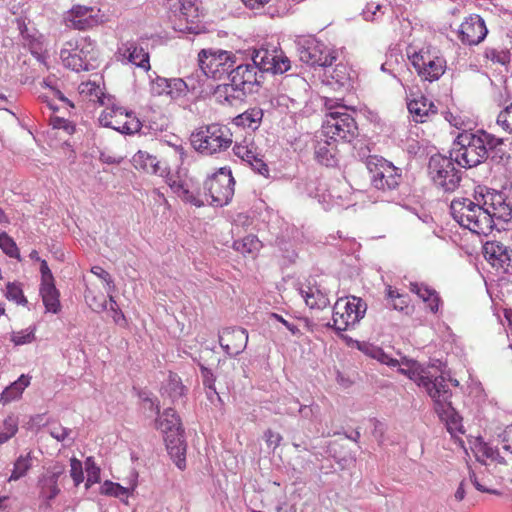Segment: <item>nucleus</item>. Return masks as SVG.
Listing matches in <instances>:
<instances>
[{
    "label": "nucleus",
    "mask_w": 512,
    "mask_h": 512,
    "mask_svg": "<svg viewBox=\"0 0 512 512\" xmlns=\"http://www.w3.org/2000/svg\"><path fill=\"white\" fill-rule=\"evenodd\" d=\"M32 466V458L30 453L26 456H19L14 463L13 471L9 477V481H15L23 477Z\"/></svg>",
    "instance_id": "nucleus-43"
},
{
    "label": "nucleus",
    "mask_w": 512,
    "mask_h": 512,
    "mask_svg": "<svg viewBox=\"0 0 512 512\" xmlns=\"http://www.w3.org/2000/svg\"><path fill=\"white\" fill-rule=\"evenodd\" d=\"M219 342L227 354L236 356L246 348L248 332L240 327L225 328L219 336Z\"/></svg>",
    "instance_id": "nucleus-23"
},
{
    "label": "nucleus",
    "mask_w": 512,
    "mask_h": 512,
    "mask_svg": "<svg viewBox=\"0 0 512 512\" xmlns=\"http://www.w3.org/2000/svg\"><path fill=\"white\" fill-rule=\"evenodd\" d=\"M453 157L433 155L429 160V174L433 182L445 191H454L461 180L459 171L455 168Z\"/></svg>",
    "instance_id": "nucleus-11"
},
{
    "label": "nucleus",
    "mask_w": 512,
    "mask_h": 512,
    "mask_svg": "<svg viewBox=\"0 0 512 512\" xmlns=\"http://www.w3.org/2000/svg\"><path fill=\"white\" fill-rule=\"evenodd\" d=\"M476 462L484 466L492 464H506V460L499 454V450H471Z\"/></svg>",
    "instance_id": "nucleus-40"
},
{
    "label": "nucleus",
    "mask_w": 512,
    "mask_h": 512,
    "mask_svg": "<svg viewBox=\"0 0 512 512\" xmlns=\"http://www.w3.org/2000/svg\"><path fill=\"white\" fill-rule=\"evenodd\" d=\"M66 45L68 47L63 48L60 52V57L63 61L64 66L76 72L91 70L88 67V64H86V62H84L81 59L82 56H79L72 49L73 43L67 42Z\"/></svg>",
    "instance_id": "nucleus-31"
},
{
    "label": "nucleus",
    "mask_w": 512,
    "mask_h": 512,
    "mask_svg": "<svg viewBox=\"0 0 512 512\" xmlns=\"http://www.w3.org/2000/svg\"><path fill=\"white\" fill-rule=\"evenodd\" d=\"M174 28L180 32H193V24L199 18L197 0H171Z\"/></svg>",
    "instance_id": "nucleus-16"
},
{
    "label": "nucleus",
    "mask_w": 512,
    "mask_h": 512,
    "mask_svg": "<svg viewBox=\"0 0 512 512\" xmlns=\"http://www.w3.org/2000/svg\"><path fill=\"white\" fill-rule=\"evenodd\" d=\"M263 75L257 70L253 63L241 64L230 73L233 85L241 87L247 94L253 93L255 87L261 83Z\"/></svg>",
    "instance_id": "nucleus-21"
},
{
    "label": "nucleus",
    "mask_w": 512,
    "mask_h": 512,
    "mask_svg": "<svg viewBox=\"0 0 512 512\" xmlns=\"http://www.w3.org/2000/svg\"><path fill=\"white\" fill-rule=\"evenodd\" d=\"M179 198L185 203L191 204L195 207H201L204 205V201L200 197L199 193L190 190L188 187L184 190Z\"/></svg>",
    "instance_id": "nucleus-54"
},
{
    "label": "nucleus",
    "mask_w": 512,
    "mask_h": 512,
    "mask_svg": "<svg viewBox=\"0 0 512 512\" xmlns=\"http://www.w3.org/2000/svg\"><path fill=\"white\" fill-rule=\"evenodd\" d=\"M366 166L375 188L390 190L399 185L401 174L391 162L374 155L367 158Z\"/></svg>",
    "instance_id": "nucleus-10"
},
{
    "label": "nucleus",
    "mask_w": 512,
    "mask_h": 512,
    "mask_svg": "<svg viewBox=\"0 0 512 512\" xmlns=\"http://www.w3.org/2000/svg\"><path fill=\"white\" fill-rule=\"evenodd\" d=\"M485 56L493 63H499L501 65H505L510 61V54L504 49L497 50L494 48H488L486 49Z\"/></svg>",
    "instance_id": "nucleus-49"
},
{
    "label": "nucleus",
    "mask_w": 512,
    "mask_h": 512,
    "mask_svg": "<svg viewBox=\"0 0 512 512\" xmlns=\"http://www.w3.org/2000/svg\"><path fill=\"white\" fill-rule=\"evenodd\" d=\"M151 92L154 95L171 94V82L166 78L157 77L151 83Z\"/></svg>",
    "instance_id": "nucleus-50"
},
{
    "label": "nucleus",
    "mask_w": 512,
    "mask_h": 512,
    "mask_svg": "<svg viewBox=\"0 0 512 512\" xmlns=\"http://www.w3.org/2000/svg\"><path fill=\"white\" fill-rule=\"evenodd\" d=\"M5 297L16 305L27 306L28 300L24 295L22 285L19 282H8L6 285Z\"/></svg>",
    "instance_id": "nucleus-41"
},
{
    "label": "nucleus",
    "mask_w": 512,
    "mask_h": 512,
    "mask_svg": "<svg viewBox=\"0 0 512 512\" xmlns=\"http://www.w3.org/2000/svg\"><path fill=\"white\" fill-rule=\"evenodd\" d=\"M35 338V329H25L14 332L12 334V341L15 345H23L31 343Z\"/></svg>",
    "instance_id": "nucleus-52"
},
{
    "label": "nucleus",
    "mask_w": 512,
    "mask_h": 512,
    "mask_svg": "<svg viewBox=\"0 0 512 512\" xmlns=\"http://www.w3.org/2000/svg\"><path fill=\"white\" fill-rule=\"evenodd\" d=\"M29 378L25 375H21L18 380L13 382L9 387H7L0 397V402L6 404L14 399H17L21 396L24 389L29 385Z\"/></svg>",
    "instance_id": "nucleus-39"
},
{
    "label": "nucleus",
    "mask_w": 512,
    "mask_h": 512,
    "mask_svg": "<svg viewBox=\"0 0 512 512\" xmlns=\"http://www.w3.org/2000/svg\"><path fill=\"white\" fill-rule=\"evenodd\" d=\"M453 219L463 228L478 235H488L494 221L508 222L512 219V204L502 192L479 187L474 200L460 197L450 204Z\"/></svg>",
    "instance_id": "nucleus-1"
},
{
    "label": "nucleus",
    "mask_w": 512,
    "mask_h": 512,
    "mask_svg": "<svg viewBox=\"0 0 512 512\" xmlns=\"http://www.w3.org/2000/svg\"><path fill=\"white\" fill-rule=\"evenodd\" d=\"M299 59L310 65L327 67L336 60V52L315 38H306L298 42Z\"/></svg>",
    "instance_id": "nucleus-13"
},
{
    "label": "nucleus",
    "mask_w": 512,
    "mask_h": 512,
    "mask_svg": "<svg viewBox=\"0 0 512 512\" xmlns=\"http://www.w3.org/2000/svg\"><path fill=\"white\" fill-rule=\"evenodd\" d=\"M85 469L87 472L86 488L88 489L92 484L99 482L100 469L95 465L92 457H88L85 461Z\"/></svg>",
    "instance_id": "nucleus-46"
},
{
    "label": "nucleus",
    "mask_w": 512,
    "mask_h": 512,
    "mask_svg": "<svg viewBox=\"0 0 512 512\" xmlns=\"http://www.w3.org/2000/svg\"><path fill=\"white\" fill-rule=\"evenodd\" d=\"M262 248V242L256 235H246L245 237L235 240L233 249L242 255L255 256Z\"/></svg>",
    "instance_id": "nucleus-34"
},
{
    "label": "nucleus",
    "mask_w": 512,
    "mask_h": 512,
    "mask_svg": "<svg viewBox=\"0 0 512 512\" xmlns=\"http://www.w3.org/2000/svg\"><path fill=\"white\" fill-rule=\"evenodd\" d=\"M342 452H346L345 450H334V454L331 457L337 463L340 469H345L350 467L354 463V458L351 455L345 453L342 455Z\"/></svg>",
    "instance_id": "nucleus-56"
},
{
    "label": "nucleus",
    "mask_w": 512,
    "mask_h": 512,
    "mask_svg": "<svg viewBox=\"0 0 512 512\" xmlns=\"http://www.w3.org/2000/svg\"><path fill=\"white\" fill-rule=\"evenodd\" d=\"M132 164L137 170H142L145 173L156 174L159 171V161L156 156L149 154L146 151H138L132 157Z\"/></svg>",
    "instance_id": "nucleus-32"
},
{
    "label": "nucleus",
    "mask_w": 512,
    "mask_h": 512,
    "mask_svg": "<svg viewBox=\"0 0 512 512\" xmlns=\"http://www.w3.org/2000/svg\"><path fill=\"white\" fill-rule=\"evenodd\" d=\"M270 317L281 322L291 332L292 335H298L300 333V329L296 325L288 322L281 315L271 313Z\"/></svg>",
    "instance_id": "nucleus-63"
},
{
    "label": "nucleus",
    "mask_w": 512,
    "mask_h": 512,
    "mask_svg": "<svg viewBox=\"0 0 512 512\" xmlns=\"http://www.w3.org/2000/svg\"><path fill=\"white\" fill-rule=\"evenodd\" d=\"M78 93L83 100L103 104L104 93L100 85L94 81L81 82L78 86Z\"/></svg>",
    "instance_id": "nucleus-38"
},
{
    "label": "nucleus",
    "mask_w": 512,
    "mask_h": 512,
    "mask_svg": "<svg viewBox=\"0 0 512 512\" xmlns=\"http://www.w3.org/2000/svg\"><path fill=\"white\" fill-rule=\"evenodd\" d=\"M18 431V419L15 416H8L3 422V430L0 432V445L6 443L15 436Z\"/></svg>",
    "instance_id": "nucleus-44"
},
{
    "label": "nucleus",
    "mask_w": 512,
    "mask_h": 512,
    "mask_svg": "<svg viewBox=\"0 0 512 512\" xmlns=\"http://www.w3.org/2000/svg\"><path fill=\"white\" fill-rule=\"evenodd\" d=\"M186 388L181 378L173 372H170L167 383L163 387V395H167L172 402H176L185 395Z\"/></svg>",
    "instance_id": "nucleus-37"
},
{
    "label": "nucleus",
    "mask_w": 512,
    "mask_h": 512,
    "mask_svg": "<svg viewBox=\"0 0 512 512\" xmlns=\"http://www.w3.org/2000/svg\"><path fill=\"white\" fill-rule=\"evenodd\" d=\"M64 21L68 27L74 29H90L100 23V9L94 6L77 4L65 13Z\"/></svg>",
    "instance_id": "nucleus-18"
},
{
    "label": "nucleus",
    "mask_w": 512,
    "mask_h": 512,
    "mask_svg": "<svg viewBox=\"0 0 512 512\" xmlns=\"http://www.w3.org/2000/svg\"><path fill=\"white\" fill-rule=\"evenodd\" d=\"M104 127L112 128L122 134H134L140 131L141 122L136 115L119 106L106 107L99 116Z\"/></svg>",
    "instance_id": "nucleus-12"
},
{
    "label": "nucleus",
    "mask_w": 512,
    "mask_h": 512,
    "mask_svg": "<svg viewBox=\"0 0 512 512\" xmlns=\"http://www.w3.org/2000/svg\"><path fill=\"white\" fill-rule=\"evenodd\" d=\"M64 471L65 467L63 465L56 464L47 471L40 481H45L46 483H57L59 477L64 474Z\"/></svg>",
    "instance_id": "nucleus-55"
},
{
    "label": "nucleus",
    "mask_w": 512,
    "mask_h": 512,
    "mask_svg": "<svg viewBox=\"0 0 512 512\" xmlns=\"http://www.w3.org/2000/svg\"><path fill=\"white\" fill-rule=\"evenodd\" d=\"M232 133L224 125L211 124L200 127L192 134L194 148L202 154L212 155L227 149L232 144Z\"/></svg>",
    "instance_id": "nucleus-4"
},
{
    "label": "nucleus",
    "mask_w": 512,
    "mask_h": 512,
    "mask_svg": "<svg viewBox=\"0 0 512 512\" xmlns=\"http://www.w3.org/2000/svg\"><path fill=\"white\" fill-rule=\"evenodd\" d=\"M488 33L484 20L479 15H471L460 25L459 37L462 43L477 45Z\"/></svg>",
    "instance_id": "nucleus-22"
},
{
    "label": "nucleus",
    "mask_w": 512,
    "mask_h": 512,
    "mask_svg": "<svg viewBox=\"0 0 512 512\" xmlns=\"http://www.w3.org/2000/svg\"><path fill=\"white\" fill-rule=\"evenodd\" d=\"M337 142L323 137L322 132L317 136L315 145V157L319 163L325 166H333L336 163Z\"/></svg>",
    "instance_id": "nucleus-26"
},
{
    "label": "nucleus",
    "mask_w": 512,
    "mask_h": 512,
    "mask_svg": "<svg viewBox=\"0 0 512 512\" xmlns=\"http://www.w3.org/2000/svg\"><path fill=\"white\" fill-rule=\"evenodd\" d=\"M483 256L497 270L507 273L512 267V249L500 241H487L483 245Z\"/></svg>",
    "instance_id": "nucleus-20"
},
{
    "label": "nucleus",
    "mask_w": 512,
    "mask_h": 512,
    "mask_svg": "<svg viewBox=\"0 0 512 512\" xmlns=\"http://www.w3.org/2000/svg\"><path fill=\"white\" fill-rule=\"evenodd\" d=\"M497 123L506 132L512 133V103L499 113Z\"/></svg>",
    "instance_id": "nucleus-51"
},
{
    "label": "nucleus",
    "mask_w": 512,
    "mask_h": 512,
    "mask_svg": "<svg viewBox=\"0 0 512 512\" xmlns=\"http://www.w3.org/2000/svg\"><path fill=\"white\" fill-rule=\"evenodd\" d=\"M233 152L238 158L248 163L254 171L264 177L269 176L268 165L264 162L263 154L253 138L245 137L241 142H236Z\"/></svg>",
    "instance_id": "nucleus-17"
},
{
    "label": "nucleus",
    "mask_w": 512,
    "mask_h": 512,
    "mask_svg": "<svg viewBox=\"0 0 512 512\" xmlns=\"http://www.w3.org/2000/svg\"><path fill=\"white\" fill-rule=\"evenodd\" d=\"M234 185L231 170L225 167L208 177L204 189L210 197V204L221 207L227 205L234 195Z\"/></svg>",
    "instance_id": "nucleus-9"
},
{
    "label": "nucleus",
    "mask_w": 512,
    "mask_h": 512,
    "mask_svg": "<svg viewBox=\"0 0 512 512\" xmlns=\"http://www.w3.org/2000/svg\"><path fill=\"white\" fill-rule=\"evenodd\" d=\"M410 291L417 294L430 309L432 313H437L441 303L438 293L423 283H410Z\"/></svg>",
    "instance_id": "nucleus-28"
},
{
    "label": "nucleus",
    "mask_w": 512,
    "mask_h": 512,
    "mask_svg": "<svg viewBox=\"0 0 512 512\" xmlns=\"http://www.w3.org/2000/svg\"><path fill=\"white\" fill-rule=\"evenodd\" d=\"M500 438L503 442V448H512V423L505 427L500 434Z\"/></svg>",
    "instance_id": "nucleus-64"
},
{
    "label": "nucleus",
    "mask_w": 512,
    "mask_h": 512,
    "mask_svg": "<svg viewBox=\"0 0 512 512\" xmlns=\"http://www.w3.org/2000/svg\"><path fill=\"white\" fill-rule=\"evenodd\" d=\"M156 427L162 432L166 448H180L183 445L182 423L176 411L167 408L156 420Z\"/></svg>",
    "instance_id": "nucleus-14"
},
{
    "label": "nucleus",
    "mask_w": 512,
    "mask_h": 512,
    "mask_svg": "<svg viewBox=\"0 0 512 512\" xmlns=\"http://www.w3.org/2000/svg\"><path fill=\"white\" fill-rule=\"evenodd\" d=\"M305 303L311 309H324L329 305V298L317 287H307V290H301Z\"/></svg>",
    "instance_id": "nucleus-36"
},
{
    "label": "nucleus",
    "mask_w": 512,
    "mask_h": 512,
    "mask_svg": "<svg viewBox=\"0 0 512 512\" xmlns=\"http://www.w3.org/2000/svg\"><path fill=\"white\" fill-rule=\"evenodd\" d=\"M70 466V476L73 479L75 486H78L84 479L82 463L76 458H71Z\"/></svg>",
    "instance_id": "nucleus-53"
},
{
    "label": "nucleus",
    "mask_w": 512,
    "mask_h": 512,
    "mask_svg": "<svg viewBox=\"0 0 512 512\" xmlns=\"http://www.w3.org/2000/svg\"><path fill=\"white\" fill-rule=\"evenodd\" d=\"M50 124L54 129H64L68 133H72L74 131V126L71 122L61 117H51Z\"/></svg>",
    "instance_id": "nucleus-60"
},
{
    "label": "nucleus",
    "mask_w": 512,
    "mask_h": 512,
    "mask_svg": "<svg viewBox=\"0 0 512 512\" xmlns=\"http://www.w3.org/2000/svg\"><path fill=\"white\" fill-rule=\"evenodd\" d=\"M118 55L122 62L127 61L144 71H148L151 68L149 53L135 42L122 44L118 49Z\"/></svg>",
    "instance_id": "nucleus-24"
},
{
    "label": "nucleus",
    "mask_w": 512,
    "mask_h": 512,
    "mask_svg": "<svg viewBox=\"0 0 512 512\" xmlns=\"http://www.w3.org/2000/svg\"><path fill=\"white\" fill-rule=\"evenodd\" d=\"M325 75L327 84L336 91L349 93L356 88L358 74L347 64L339 63Z\"/></svg>",
    "instance_id": "nucleus-19"
},
{
    "label": "nucleus",
    "mask_w": 512,
    "mask_h": 512,
    "mask_svg": "<svg viewBox=\"0 0 512 512\" xmlns=\"http://www.w3.org/2000/svg\"><path fill=\"white\" fill-rule=\"evenodd\" d=\"M91 272L102 280L103 288L107 294L114 293L116 291V286L112 276L104 268L101 266H93L91 268Z\"/></svg>",
    "instance_id": "nucleus-45"
},
{
    "label": "nucleus",
    "mask_w": 512,
    "mask_h": 512,
    "mask_svg": "<svg viewBox=\"0 0 512 512\" xmlns=\"http://www.w3.org/2000/svg\"><path fill=\"white\" fill-rule=\"evenodd\" d=\"M216 96L220 99V101H225L229 105H233L236 101H241L247 95V93L241 88L233 85V82L230 80V83L219 85L215 91Z\"/></svg>",
    "instance_id": "nucleus-33"
},
{
    "label": "nucleus",
    "mask_w": 512,
    "mask_h": 512,
    "mask_svg": "<svg viewBox=\"0 0 512 512\" xmlns=\"http://www.w3.org/2000/svg\"><path fill=\"white\" fill-rule=\"evenodd\" d=\"M175 465L180 469L186 468V450H168Z\"/></svg>",
    "instance_id": "nucleus-58"
},
{
    "label": "nucleus",
    "mask_w": 512,
    "mask_h": 512,
    "mask_svg": "<svg viewBox=\"0 0 512 512\" xmlns=\"http://www.w3.org/2000/svg\"><path fill=\"white\" fill-rule=\"evenodd\" d=\"M366 303L359 297L339 298L333 307V328L336 331H347L364 317Z\"/></svg>",
    "instance_id": "nucleus-6"
},
{
    "label": "nucleus",
    "mask_w": 512,
    "mask_h": 512,
    "mask_svg": "<svg viewBox=\"0 0 512 512\" xmlns=\"http://www.w3.org/2000/svg\"><path fill=\"white\" fill-rule=\"evenodd\" d=\"M502 144V139L484 130L463 131L455 139L450 154L460 166L471 168L484 162L489 150L496 149Z\"/></svg>",
    "instance_id": "nucleus-3"
},
{
    "label": "nucleus",
    "mask_w": 512,
    "mask_h": 512,
    "mask_svg": "<svg viewBox=\"0 0 512 512\" xmlns=\"http://www.w3.org/2000/svg\"><path fill=\"white\" fill-rule=\"evenodd\" d=\"M42 494L48 499H54L60 492L57 483H46L45 481H40Z\"/></svg>",
    "instance_id": "nucleus-59"
},
{
    "label": "nucleus",
    "mask_w": 512,
    "mask_h": 512,
    "mask_svg": "<svg viewBox=\"0 0 512 512\" xmlns=\"http://www.w3.org/2000/svg\"><path fill=\"white\" fill-rule=\"evenodd\" d=\"M266 444L270 448H278L281 445L282 437L279 433L268 430L265 433Z\"/></svg>",
    "instance_id": "nucleus-61"
},
{
    "label": "nucleus",
    "mask_w": 512,
    "mask_h": 512,
    "mask_svg": "<svg viewBox=\"0 0 512 512\" xmlns=\"http://www.w3.org/2000/svg\"><path fill=\"white\" fill-rule=\"evenodd\" d=\"M252 63L257 70L263 72H271L273 74H282L291 67L290 59L283 51L259 49L255 50L252 56Z\"/></svg>",
    "instance_id": "nucleus-15"
},
{
    "label": "nucleus",
    "mask_w": 512,
    "mask_h": 512,
    "mask_svg": "<svg viewBox=\"0 0 512 512\" xmlns=\"http://www.w3.org/2000/svg\"><path fill=\"white\" fill-rule=\"evenodd\" d=\"M464 452H465V456L467 457L465 459H466L467 466H468V469H469V478H470L472 484L474 485V487L478 491L485 493V491H488V488H486L484 485H482L479 482L478 478L476 477V474H475L474 470L472 469V466H471V463H470V453H469V450H464Z\"/></svg>",
    "instance_id": "nucleus-57"
},
{
    "label": "nucleus",
    "mask_w": 512,
    "mask_h": 512,
    "mask_svg": "<svg viewBox=\"0 0 512 512\" xmlns=\"http://www.w3.org/2000/svg\"><path fill=\"white\" fill-rule=\"evenodd\" d=\"M40 295L47 312L56 314L61 310L60 293L54 282L41 284Z\"/></svg>",
    "instance_id": "nucleus-29"
},
{
    "label": "nucleus",
    "mask_w": 512,
    "mask_h": 512,
    "mask_svg": "<svg viewBox=\"0 0 512 512\" xmlns=\"http://www.w3.org/2000/svg\"><path fill=\"white\" fill-rule=\"evenodd\" d=\"M101 493L108 496L122 497L128 495V488H125L118 483L105 481L101 487Z\"/></svg>",
    "instance_id": "nucleus-48"
},
{
    "label": "nucleus",
    "mask_w": 512,
    "mask_h": 512,
    "mask_svg": "<svg viewBox=\"0 0 512 512\" xmlns=\"http://www.w3.org/2000/svg\"><path fill=\"white\" fill-rule=\"evenodd\" d=\"M357 129L354 118L344 106H339L335 111L326 114L321 131L323 137H329L330 140L339 143L351 141L356 136Z\"/></svg>",
    "instance_id": "nucleus-5"
},
{
    "label": "nucleus",
    "mask_w": 512,
    "mask_h": 512,
    "mask_svg": "<svg viewBox=\"0 0 512 512\" xmlns=\"http://www.w3.org/2000/svg\"><path fill=\"white\" fill-rule=\"evenodd\" d=\"M387 297L391 300L395 310L408 312L410 308V299L407 294H401L391 286L387 289Z\"/></svg>",
    "instance_id": "nucleus-42"
},
{
    "label": "nucleus",
    "mask_w": 512,
    "mask_h": 512,
    "mask_svg": "<svg viewBox=\"0 0 512 512\" xmlns=\"http://www.w3.org/2000/svg\"><path fill=\"white\" fill-rule=\"evenodd\" d=\"M418 76L425 81L438 80L446 70V60L436 49L429 47L415 52L410 57Z\"/></svg>",
    "instance_id": "nucleus-8"
},
{
    "label": "nucleus",
    "mask_w": 512,
    "mask_h": 512,
    "mask_svg": "<svg viewBox=\"0 0 512 512\" xmlns=\"http://www.w3.org/2000/svg\"><path fill=\"white\" fill-rule=\"evenodd\" d=\"M0 247L10 257H18L19 251L14 240L6 233H0Z\"/></svg>",
    "instance_id": "nucleus-47"
},
{
    "label": "nucleus",
    "mask_w": 512,
    "mask_h": 512,
    "mask_svg": "<svg viewBox=\"0 0 512 512\" xmlns=\"http://www.w3.org/2000/svg\"><path fill=\"white\" fill-rule=\"evenodd\" d=\"M72 49L81 59L88 64L90 69H94L99 60V50L96 43L88 37L80 38L73 44Z\"/></svg>",
    "instance_id": "nucleus-27"
},
{
    "label": "nucleus",
    "mask_w": 512,
    "mask_h": 512,
    "mask_svg": "<svg viewBox=\"0 0 512 512\" xmlns=\"http://www.w3.org/2000/svg\"><path fill=\"white\" fill-rule=\"evenodd\" d=\"M40 272H41V284H47V283L54 282L53 274H52L50 268L48 267L46 260H41Z\"/></svg>",
    "instance_id": "nucleus-62"
},
{
    "label": "nucleus",
    "mask_w": 512,
    "mask_h": 512,
    "mask_svg": "<svg viewBox=\"0 0 512 512\" xmlns=\"http://www.w3.org/2000/svg\"><path fill=\"white\" fill-rule=\"evenodd\" d=\"M263 119V110L259 107H253L233 119L236 126L248 128L255 131Z\"/></svg>",
    "instance_id": "nucleus-30"
},
{
    "label": "nucleus",
    "mask_w": 512,
    "mask_h": 512,
    "mask_svg": "<svg viewBox=\"0 0 512 512\" xmlns=\"http://www.w3.org/2000/svg\"><path fill=\"white\" fill-rule=\"evenodd\" d=\"M408 110L417 123L427 122L437 115V107L423 95L410 100Z\"/></svg>",
    "instance_id": "nucleus-25"
},
{
    "label": "nucleus",
    "mask_w": 512,
    "mask_h": 512,
    "mask_svg": "<svg viewBox=\"0 0 512 512\" xmlns=\"http://www.w3.org/2000/svg\"><path fill=\"white\" fill-rule=\"evenodd\" d=\"M387 365L396 367L398 371L414 381L418 386H422L435 403V410L438 414L447 413L451 409L450 398L452 393L442 376L431 374L430 370L423 367L414 360H402L390 358Z\"/></svg>",
    "instance_id": "nucleus-2"
},
{
    "label": "nucleus",
    "mask_w": 512,
    "mask_h": 512,
    "mask_svg": "<svg viewBox=\"0 0 512 512\" xmlns=\"http://www.w3.org/2000/svg\"><path fill=\"white\" fill-rule=\"evenodd\" d=\"M199 66L207 77L221 79L231 73L236 63L235 55L222 49H202L198 53Z\"/></svg>",
    "instance_id": "nucleus-7"
},
{
    "label": "nucleus",
    "mask_w": 512,
    "mask_h": 512,
    "mask_svg": "<svg viewBox=\"0 0 512 512\" xmlns=\"http://www.w3.org/2000/svg\"><path fill=\"white\" fill-rule=\"evenodd\" d=\"M107 293L105 294L96 286L92 285L85 291V300L89 307L95 312H103L107 309Z\"/></svg>",
    "instance_id": "nucleus-35"
}]
</instances>
